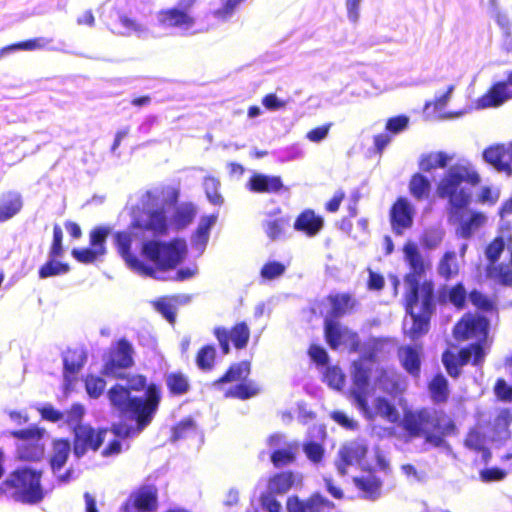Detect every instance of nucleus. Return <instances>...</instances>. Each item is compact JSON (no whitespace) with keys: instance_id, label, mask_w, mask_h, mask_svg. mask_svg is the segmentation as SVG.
<instances>
[{"instance_id":"1","label":"nucleus","mask_w":512,"mask_h":512,"mask_svg":"<svg viewBox=\"0 0 512 512\" xmlns=\"http://www.w3.org/2000/svg\"><path fill=\"white\" fill-rule=\"evenodd\" d=\"M177 200V192L171 187H157L145 192L134 210L133 222L126 231L113 234L114 245L134 272L157 280H186L196 274V269L184 268L168 277L167 271L174 269L186 255L184 240L170 243L145 240L143 230L154 235L164 234L168 228V213Z\"/></svg>"},{"instance_id":"2","label":"nucleus","mask_w":512,"mask_h":512,"mask_svg":"<svg viewBox=\"0 0 512 512\" xmlns=\"http://www.w3.org/2000/svg\"><path fill=\"white\" fill-rule=\"evenodd\" d=\"M122 381L109 390L108 396L111 404L125 417L135 422L136 427H123L124 437L139 434L153 420L161 400V390L151 384L141 396H132L131 390H140L145 387V378L141 375L123 376Z\"/></svg>"},{"instance_id":"3","label":"nucleus","mask_w":512,"mask_h":512,"mask_svg":"<svg viewBox=\"0 0 512 512\" xmlns=\"http://www.w3.org/2000/svg\"><path fill=\"white\" fill-rule=\"evenodd\" d=\"M488 331V321L479 315H465L454 328V336L457 340L476 339L477 342L467 348H463L456 356L451 352H445L442 362L452 377L460 374L459 365L467 364L471 359L475 366L480 365L485 357L484 345Z\"/></svg>"},{"instance_id":"4","label":"nucleus","mask_w":512,"mask_h":512,"mask_svg":"<svg viewBox=\"0 0 512 512\" xmlns=\"http://www.w3.org/2000/svg\"><path fill=\"white\" fill-rule=\"evenodd\" d=\"M405 430L414 437H424L435 447L445 446L444 437L455 432L454 422L442 411L421 409L407 412L403 419Z\"/></svg>"},{"instance_id":"5","label":"nucleus","mask_w":512,"mask_h":512,"mask_svg":"<svg viewBox=\"0 0 512 512\" xmlns=\"http://www.w3.org/2000/svg\"><path fill=\"white\" fill-rule=\"evenodd\" d=\"M42 470L19 467L0 482V497L12 498L26 505H36L44 500Z\"/></svg>"},{"instance_id":"6","label":"nucleus","mask_w":512,"mask_h":512,"mask_svg":"<svg viewBox=\"0 0 512 512\" xmlns=\"http://www.w3.org/2000/svg\"><path fill=\"white\" fill-rule=\"evenodd\" d=\"M409 278V283H412ZM411 292L405 293L406 311L409 319L404 320V331L416 339L425 334L429 329V319L435 308L434 287L431 282H424L422 290H417L410 284Z\"/></svg>"},{"instance_id":"7","label":"nucleus","mask_w":512,"mask_h":512,"mask_svg":"<svg viewBox=\"0 0 512 512\" xmlns=\"http://www.w3.org/2000/svg\"><path fill=\"white\" fill-rule=\"evenodd\" d=\"M480 181L478 173L467 160H460L451 165L440 181L437 193L441 198H448L455 209L465 207L470 198L466 185H475Z\"/></svg>"},{"instance_id":"8","label":"nucleus","mask_w":512,"mask_h":512,"mask_svg":"<svg viewBox=\"0 0 512 512\" xmlns=\"http://www.w3.org/2000/svg\"><path fill=\"white\" fill-rule=\"evenodd\" d=\"M373 390L370 379L368 380V370L363 363H356L351 388V397L356 407L368 419L380 416L390 422L397 421L399 418L398 411L386 399L379 397L375 399L373 407L368 405V397L373 393Z\"/></svg>"},{"instance_id":"9","label":"nucleus","mask_w":512,"mask_h":512,"mask_svg":"<svg viewBox=\"0 0 512 512\" xmlns=\"http://www.w3.org/2000/svg\"><path fill=\"white\" fill-rule=\"evenodd\" d=\"M85 409L80 404H74L70 410L64 413L65 420L73 427L75 434L74 448H99L107 440L106 448H121L117 437H124L123 427H116L114 430H94L89 425H80Z\"/></svg>"},{"instance_id":"10","label":"nucleus","mask_w":512,"mask_h":512,"mask_svg":"<svg viewBox=\"0 0 512 512\" xmlns=\"http://www.w3.org/2000/svg\"><path fill=\"white\" fill-rule=\"evenodd\" d=\"M339 475L345 476L350 469L371 473L376 469L391 472L389 460L379 450H339L334 461Z\"/></svg>"},{"instance_id":"11","label":"nucleus","mask_w":512,"mask_h":512,"mask_svg":"<svg viewBox=\"0 0 512 512\" xmlns=\"http://www.w3.org/2000/svg\"><path fill=\"white\" fill-rule=\"evenodd\" d=\"M158 508V488L145 484L132 491L121 506L122 512H155Z\"/></svg>"},{"instance_id":"12","label":"nucleus","mask_w":512,"mask_h":512,"mask_svg":"<svg viewBox=\"0 0 512 512\" xmlns=\"http://www.w3.org/2000/svg\"><path fill=\"white\" fill-rule=\"evenodd\" d=\"M405 261L408 263L411 272L405 277V293H410L411 288L409 278L411 277L413 286L417 290H422V285L419 284L420 278L425 274L426 270L430 268V261L420 252L415 243L408 242L403 249Z\"/></svg>"},{"instance_id":"13","label":"nucleus","mask_w":512,"mask_h":512,"mask_svg":"<svg viewBox=\"0 0 512 512\" xmlns=\"http://www.w3.org/2000/svg\"><path fill=\"white\" fill-rule=\"evenodd\" d=\"M325 335L331 348L336 349L344 345L350 351L359 353L362 343L359 342L357 334L343 327L339 322L326 318Z\"/></svg>"},{"instance_id":"14","label":"nucleus","mask_w":512,"mask_h":512,"mask_svg":"<svg viewBox=\"0 0 512 512\" xmlns=\"http://www.w3.org/2000/svg\"><path fill=\"white\" fill-rule=\"evenodd\" d=\"M111 233V228L101 226L95 228L90 233L91 248L74 249L72 255L79 261L85 264L93 263L99 257L106 254L105 241Z\"/></svg>"},{"instance_id":"15","label":"nucleus","mask_w":512,"mask_h":512,"mask_svg":"<svg viewBox=\"0 0 512 512\" xmlns=\"http://www.w3.org/2000/svg\"><path fill=\"white\" fill-rule=\"evenodd\" d=\"M214 335L219 342L223 354H228L230 352V340L237 349H243L247 346L250 337V329L245 322H240L231 330L224 327H216L214 329Z\"/></svg>"},{"instance_id":"16","label":"nucleus","mask_w":512,"mask_h":512,"mask_svg":"<svg viewBox=\"0 0 512 512\" xmlns=\"http://www.w3.org/2000/svg\"><path fill=\"white\" fill-rule=\"evenodd\" d=\"M512 99V71L508 73L507 81L495 83L486 94L478 98L475 108L478 110L501 106Z\"/></svg>"},{"instance_id":"17","label":"nucleus","mask_w":512,"mask_h":512,"mask_svg":"<svg viewBox=\"0 0 512 512\" xmlns=\"http://www.w3.org/2000/svg\"><path fill=\"white\" fill-rule=\"evenodd\" d=\"M335 504L320 493L311 494L306 500L289 496L286 500L287 512H331Z\"/></svg>"},{"instance_id":"18","label":"nucleus","mask_w":512,"mask_h":512,"mask_svg":"<svg viewBox=\"0 0 512 512\" xmlns=\"http://www.w3.org/2000/svg\"><path fill=\"white\" fill-rule=\"evenodd\" d=\"M391 342L386 339L370 338L361 344L359 349L360 359L353 362V372H355V364L363 363L368 370V380L371 376L372 365L382 355L389 353Z\"/></svg>"},{"instance_id":"19","label":"nucleus","mask_w":512,"mask_h":512,"mask_svg":"<svg viewBox=\"0 0 512 512\" xmlns=\"http://www.w3.org/2000/svg\"><path fill=\"white\" fill-rule=\"evenodd\" d=\"M485 162L507 176L512 174V144H497L483 152Z\"/></svg>"},{"instance_id":"20","label":"nucleus","mask_w":512,"mask_h":512,"mask_svg":"<svg viewBox=\"0 0 512 512\" xmlns=\"http://www.w3.org/2000/svg\"><path fill=\"white\" fill-rule=\"evenodd\" d=\"M156 20L162 28H175L181 32H187L195 25V19L189 12L176 8L159 11L156 15Z\"/></svg>"},{"instance_id":"21","label":"nucleus","mask_w":512,"mask_h":512,"mask_svg":"<svg viewBox=\"0 0 512 512\" xmlns=\"http://www.w3.org/2000/svg\"><path fill=\"white\" fill-rule=\"evenodd\" d=\"M132 345L125 339H121L110 362L105 365L104 373L108 376L122 377L123 372L120 370L132 365Z\"/></svg>"},{"instance_id":"22","label":"nucleus","mask_w":512,"mask_h":512,"mask_svg":"<svg viewBox=\"0 0 512 512\" xmlns=\"http://www.w3.org/2000/svg\"><path fill=\"white\" fill-rule=\"evenodd\" d=\"M414 208L407 199L400 198L393 205L390 213L393 231L401 235L413 223Z\"/></svg>"},{"instance_id":"23","label":"nucleus","mask_w":512,"mask_h":512,"mask_svg":"<svg viewBox=\"0 0 512 512\" xmlns=\"http://www.w3.org/2000/svg\"><path fill=\"white\" fill-rule=\"evenodd\" d=\"M87 354L83 348L68 349L63 354L64 381L68 389L76 375L86 362Z\"/></svg>"},{"instance_id":"24","label":"nucleus","mask_w":512,"mask_h":512,"mask_svg":"<svg viewBox=\"0 0 512 512\" xmlns=\"http://www.w3.org/2000/svg\"><path fill=\"white\" fill-rule=\"evenodd\" d=\"M352 482L362 499L376 501L382 495L383 481L373 472L367 476H354Z\"/></svg>"},{"instance_id":"25","label":"nucleus","mask_w":512,"mask_h":512,"mask_svg":"<svg viewBox=\"0 0 512 512\" xmlns=\"http://www.w3.org/2000/svg\"><path fill=\"white\" fill-rule=\"evenodd\" d=\"M283 187L279 176L255 173L247 182V188L255 193H275Z\"/></svg>"},{"instance_id":"26","label":"nucleus","mask_w":512,"mask_h":512,"mask_svg":"<svg viewBox=\"0 0 512 512\" xmlns=\"http://www.w3.org/2000/svg\"><path fill=\"white\" fill-rule=\"evenodd\" d=\"M323 227V218L312 210H305L296 219L294 228L308 236H315Z\"/></svg>"},{"instance_id":"27","label":"nucleus","mask_w":512,"mask_h":512,"mask_svg":"<svg viewBox=\"0 0 512 512\" xmlns=\"http://www.w3.org/2000/svg\"><path fill=\"white\" fill-rule=\"evenodd\" d=\"M23 206L21 195L7 192L0 196V222H5L18 214Z\"/></svg>"},{"instance_id":"28","label":"nucleus","mask_w":512,"mask_h":512,"mask_svg":"<svg viewBox=\"0 0 512 512\" xmlns=\"http://www.w3.org/2000/svg\"><path fill=\"white\" fill-rule=\"evenodd\" d=\"M280 210L277 209L273 214H268L267 219L263 221V229L267 237L276 241L282 238L285 228L288 226V220L283 217H275Z\"/></svg>"},{"instance_id":"29","label":"nucleus","mask_w":512,"mask_h":512,"mask_svg":"<svg viewBox=\"0 0 512 512\" xmlns=\"http://www.w3.org/2000/svg\"><path fill=\"white\" fill-rule=\"evenodd\" d=\"M375 385L380 390L393 394L401 390L400 376L392 370H377Z\"/></svg>"},{"instance_id":"30","label":"nucleus","mask_w":512,"mask_h":512,"mask_svg":"<svg viewBox=\"0 0 512 512\" xmlns=\"http://www.w3.org/2000/svg\"><path fill=\"white\" fill-rule=\"evenodd\" d=\"M399 358L404 369L412 376H418L420 371V356L419 350L405 346L399 349Z\"/></svg>"},{"instance_id":"31","label":"nucleus","mask_w":512,"mask_h":512,"mask_svg":"<svg viewBox=\"0 0 512 512\" xmlns=\"http://www.w3.org/2000/svg\"><path fill=\"white\" fill-rule=\"evenodd\" d=\"M13 436L29 442L30 444L41 446L42 448L47 444V441L49 440L47 431L37 426H31L27 429L13 432Z\"/></svg>"},{"instance_id":"32","label":"nucleus","mask_w":512,"mask_h":512,"mask_svg":"<svg viewBox=\"0 0 512 512\" xmlns=\"http://www.w3.org/2000/svg\"><path fill=\"white\" fill-rule=\"evenodd\" d=\"M294 474L290 471L276 473L269 478L268 490L274 494H284L294 485Z\"/></svg>"},{"instance_id":"33","label":"nucleus","mask_w":512,"mask_h":512,"mask_svg":"<svg viewBox=\"0 0 512 512\" xmlns=\"http://www.w3.org/2000/svg\"><path fill=\"white\" fill-rule=\"evenodd\" d=\"M165 383L173 395H183L190 388L189 380L182 372L175 371L165 375Z\"/></svg>"},{"instance_id":"34","label":"nucleus","mask_w":512,"mask_h":512,"mask_svg":"<svg viewBox=\"0 0 512 512\" xmlns=\"http://www.w3.org/2000/svg\"><path fill=\"white\" fill-rule=\"evenodd\" d=\"M260 391L261 388L259 384L253 380H249L231 387L225 395L226 397L245 400L258 395Z\"/></svg>"},{"instance_id":"35","label":"nucleus","mask_w":512,"mask_h":512,"mask_svg":"<svg viewBox=\"0 0 512 512\" xmlns=\"http://www.w3.org/2000/svg\"><path fill=\"white\" fill-rule=\"evenodd\" d=\"M453 160V156L445 152H434L427 154L421 158L420 168L425 172H429L436 168H444Z\"/></svg>"},{"instance_id":"36","label":"nucleus","mask_w":512,"mask_h":512,"mask_svg":"<svg viewBox=\"0 0 512 512\" xmlns=\"http://www.w3.org/2000/svg\"><path fill=\"white\" fill-rule=\"evenodd\" d=\"M195 214L196 210L192 204H181L175 209L170 224L176 229L184 228L192 222Z\"/></svg>"},{"instance_id":"37","label":"nucleus","mask_w":512,"mask_h":512,"mask_svg":"<svg viewBox=\"0 0 512 512\" xmlns=\"http://www.w3.org/2000/svg\"><path fill=\"white\" fill-rule=\"evenodd\" d=\"M329 301L332 307V315L340 317L351 311L355 305V299L349 294L331 295Z\"/></svg>"},{"instance_id":"38","label":"nucleus","mask_w":512,"mask_h":512,"mask_svg":"<svg viewBox=\"0 0 512 512\" xmlns=\"http://www.w3.org/2000/svg\"><path fill=\"white\" fill-rule=\"evenodd\" d=\"M445 231L441 226H432L424 230L420 243L428 250H434L440 246L443 241Z\"/></svg>"},{"instance_id":"39","label":"nucleus","mask_w":512,"mask_h":512,"mask_svg":"<svg viewBox=\"0 0 512 512\" xmlns=\"http://www.w3.org/2000/svg\"><path fill=\"white\" fill-rule=\"evenodd\" d=\"M429 392L434 402H445L449 396L447 379L441 374L436 375L429 383Z\"/></svg>"},{"instance_id":"40","label":"nucleus","mask_w":512,"mask_h":512,"mask_svg":"<svg viewBox=\"0 0 512 512\" xmlns=\"http://www.w3.org/2000/svg\"><path fill=\"white\" fill-rule=\"evenodd\" d=\"M459 266L454 251L446 252L438 264V273L445 279H449L457 275Z\"/></svg>"},{"instance_id":"41","label":"nucleus","mask_w":512,"mask_h":512,"mask_svg":"<svg viewBox=\"0 0 512 512\" xmlns=\"http://www.w3.org/2000/svg\"><path fill=\"white\" fill-rule=\"evenodd\" d=\"M250 373V363L247 361L232 365L226 374L215 384L245 380Z\"/></svg>"},{"instance_id":"42","label":"nucleus","mask_w":512,"mask_h":512,"mask_svg":"<svg viewBox=\"0 0 512 512\" xmlns=\"http://www.w3.org/2000/svg\"><path fill=\"white\" fill-rule=\"evenodd\" d=\"M53 42L52 39L45 38V37H39L35 39H31L28 41H24L18 44H15L17 46V50H41L46 49L50 51H61V52H67L66 50L51 45Z\"/></svg>"},{"instance_id":"43","label":"nucleus","mask_w":512,"mask_h":512,"mask_svg":"<svg viewBox=\"0 0 512 512\" xmlns=\"http://www.w3.org/2000/svg\"><path fill=\"white\" fill-rule=\"evenodd\" d=\"M486 222V216L482 213H474L468 220L461 223L457 233L462 238H469L475 230Z\"/></svg>"},{"instance_id":"44","label":"nucleus","mask_w":512,"mask_h":512,"mask_svg":"<svg viewBox=\"0 0 512 512\" xmlns=\"http://www.w3.org/2000/svg\"><path fill=\"white\" fill-rule=\"evenodd\" d=\"M120 23L124 28L127 29L128 34L134 33L136 36L142 39H148L150 37H156V35L150 31L144 24L137 22L127 16L120 17Z\"/></svg>"},{"instance_id":"45","label":"nucleus","mask_w":512,"mask_h":512,"mask_svg":"<svg viewBox=\"0 0 512 512\" xmlns=\"http://www.w3.org/2000/svg\"><path fill=\"white\" fill-rule=\"evenodd\" d=\"M410 191L417 199L428 197L430 191L429 180L423 175H414L410 181Z\"/></svg>"},{"instance_id":"46","label":"nucleus","mask_w":512,"mask_h":512,"mask_svg":"<svg viewBox=\"0 0 512 512\" xmlns=\"http://www.w3.org/2000/svg\"><path fill=\"white\" fill-rule=\"evenodd\" d=\"M69 271L67 264L61 263L56 258H50L39 270L40 278H48L52 276L66 274Z\"/></svg>"},{"instance_id":"47","label":"nucleus","mask_w":512,"mask_h":512,"mask_svg":"<svg viewBox=\"0 0 512 512\" xmlns=\"http://www.w3.org/2000/svg\"><path fill=\"white\" fill-rule=\"evenodd\" d=\"M203 185L209 202L214 205H221L223 203V197L218 192L220 181L214 177H206Z\"/></svg>"},{"instance_id":"48","label":"nucleus","mask_w":512,"mask_h":512,"mask_svg":"<svg viewBox=\"0 0 512 512\" xmlns=\"http://www.w3.org/2000/svg\"><path fill=\"white\" fill-rule=\"evenodd\" d=\"M216 350L213 346H204L197 354L196 363L202 370H210L214 364Z\"/></svg>"},{"instance_id":"49","label":"nucleus","mask_w":512,"mask_h":512,"mask_svg":"<svg viewBox=\"0 0 512 512\" xmlns=\"http://www.w3.org/2000/svg\"><path fill=\"white\" fill-rule=\"evenodd\" d=\"M344 374L338 367H328L324 374L325 382L333 389L340 390L344 385Z\"/></svg>"},{"instance_id":"50","label":"nucleus","mask_w":512,"mask_h":512,"mask_svg":"<svg viewBox=\"0 0 512 512\" xmlns=\"http://www.w3.org/2000/svg\"><path fill=\"white\" fill-rule=\"evenodd\" d=\"M270 458L276 468H282L293 463L296 455L293 450H273Z\"/></svg>"},{"instance_id":"51","label":"nucleus","mask_w":512,"mask_h":512,"mask_svg":"<svg viewBox=\"0 0 512 512\" xmlns=\"http://www.w3.org/2000/svg\"><path fill=\"white\" fill-rule=\"evenodd\" d=\"M178 298H163L156 303L157 310L170 322L175 321L176 305L174 301Z\"/></svg>"},{"instance_id":"52","label":"nucleus","mask_w":512,"mask_h":512,"mask_svg":"<svg viewBox=\"0 0 512 512\" xmlns=\"http://www.w3.org/2000/svg\"><path fill=\"white\" fill-rule=\"evenodd\" d=\"M244 0H220L221 7L214 12V16L220 20H228L235 12L237 6Z\"/></svg>"},{"instance_id":"53","label":"nucleus","mask_w":512,"mask_h":512,"mask_svg":"<svg viewBox=\"0 0 512 512\" xmlns=\"http://www.w3.org/2000/svg\"><path fill=\"white\" fill-rule=\"evenodd\" d=\"M286 271V266L280 262L272 261L266 263L261 269V276L264 279L272 280L280 277Z\"/></svg>"},{"instance_id":"54","label":"nucleus","mask_w":512,"mask_h":512,"mask_svg":"<svg viewBox=\"0 0 512 512\" xmlns=\"http://www.w3.org/2000/svg\"><path fill=\"white\" fill-rule=\"evenodd\" d=\"M105 385V381L100 377L89 376L85 381L86 391L93 398H97L102 394Z\"/></svg>"},{"instance_id":"55","label":"nucleus","mask_w":512,"mask_h":512,"mask_svg":"<svg viewBox=\"0 0 512 512\" xmlns=\"http://www.w3.org/2000/svg\"><path fill=\"white\" fill-rule=\"evenodd\" d=\"M466 290L462 284H457L448 290V299L456 307H463L466 300Z\"/></svg>"},{"instance_id":"56","label":"nucleus","mask_w":512,"mask_h":512,"mask_svg":"<svg viewBox=\"0 0 512 512\" xmlns=\"http://www.w3.org/2000/svg\"><path fill=\"white\" fill-rule=\"evenodd\" d=\"M505 248V242L503 238L498 237L486 248V257L491 263H495Z\"/></svg>"},{"instance_id":"57","label":"nucleus","mask_w":512,"mask_h":512,"mask_svg":"<svg viewBox=\"0 0 512 512\" xmlns=\"http://www.w3.org/2000/svg\"><path fill=\"white\" fill-rule=\"evenodd\" d=\"M469 300L474 306L483 311H491L493 309V302L477 290H473L469 294Z\"/></svg>"},{"instance_id":"58","label":"nucleus","mask_w":512,"mask_h":512,"mask_svg":"<svg viewBox=\"0 0 512 512\" xmlns=\"http://www.w3.org/2000/svg\"><path fill=\"white\" fill-rule=\"evenodd\" d=\"M195 434V425L192 420H185L179 423L173 430V439L186 438Z\"/></svg>"},{"instance_id":"59","label":"nucleus","mask_w":512,"mask_h":512,"mask_svg":"<svg viewBox=\"0 0 512 512\" xmlns=\"http://www.w3.org/2000/svg\"><path fill=\"white\" fill-rule=\"evenodd\" d=\"M506 475L507 473L505 470L496 467L483 469L479 473L480 479L485 483L501 481L506 477Z\"/></svg>"},{"instance_id":"60","label":"nucleus","mask_w":512,"mask_h":512,"mask_svg":"<svg viewBox=\"0 0 512 512\" xmlns=\"http://www.w3.org/2000/svg\"><path fill=\"white\" fill-rule=\"evenodd\" d=\"M63 232L60 226L55 225L53 229V243L49 252V258H57L62 255Z\"/></svg>"},{"instance_id":"61","label":"nucleus","mask_w":512,"mask_h":512,"mask_svg":"<svg viewBox=\"0 0 512 512\" xmlns=\"http://www.w3.org/2000/svg\"><path fill=\"white\" fill-rule=\"evenodd\" d=\"M409 118L406 116H397L390 118L386 123V130L398 134L408 127Z\"/></svg>"},{"instance_id":"62","label":"nucleus","mask_w":512,"mask_h":512,"mask_svg":"<svg viewBox=\"0 0 512 512\" xmlns=\"http://www.w3.org/2000/svg\"><path fill=\"white\" fill-rule=\"evenodd\" d=\"M274 493L266 492L260 496L261 506L267 512H281V504L275 499Z\"/></svg>"},{"instance_id":"63","label":"nucleus","mask_w":512,"mask_h":512,"mask_svg":"<svg viewBox=\"0 0 512 512\" xmlns=\"http://www.w3.org/2000/svg\"><path fill=\"white\" fill-rule=\"evenodd\" d=\"M38 411L40 412L43 419L52 421V422L61 421L65 417L64 413L56 410L51 405H45L41 408H38Z\"/></svg>"},{"instance_id":"64","label":"nucleus","mask_w":512,"mask_h":512,"mask_svg":"<svg viewBox=\"0 0 512 512\" xmlns=\"http://www.w3.org/2000/svg\"><path fill=\"white\" fill-rule=\"evenodd\" d=\"M270 448H294L289 442L287 437L282 433L271 434L266 441Z\"/></svg>"}]
</instances>
